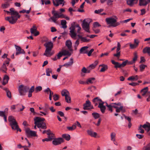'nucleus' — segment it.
Masks as SVG:
<instances>
[{
  "instance_id": "nucleus-42",
  "label": "nucleus",
  "mask_w": 150,
  "mask_h": 150,
  "mask_svg": "<svg viewBox=\"0 0 150 150\" xmlns=\"http://www.w3.org/2000/svg\"><path fill=\"white\" fill-rule=\"evenodd\" d=\"M89 39H87L86 37H82L81 39L82 42H88L90 41Z\"/></svg>"
},
{
  "instance_id": "nucleus-63",
  "label": "nucleus",
  "mask_w": 150,
  "mask_h": 150,
  "mask_svg": "<svg viewBox=\"0 0 150 150\" xmlns=\"http://www.w3.org/2000/svg\"><path fill=\"white\" fill-rule=\"evenodd\" d=\"M109 52H106L104 53H102L100 55V57H103L104 56H107L109 54Z\"/></svg>"
},
{
  "instance_id": "nucleus-9",
  "label": "nucleus",
  "mask_w": 150,
  "mask_h": 150,
  "mask_svg": "<svg viewBox=\"0 0 150 150\" xmlns=\"http://www.w3.org/2000/svg\"><path fill=\"white\" fill-rule=\"evenodd\" d=\"M29 89V88L27 86H24L23 85H20L18 88V91L21 96L25 95L24 92H27Z\"/></svg>"
},
{
  "instance_id": "nucleus-48",
  "label": "nucleus",
  "mask_w": 150,
  "mask_h": 150,
  "mask_svg": "<svg viewBox=\"0 0 150 150\" xmlns=\"http://www.w3.org/2000/svg\"><path fill=\"white\" fill-rule=\"evenodd\" d=\"M116 134L114 132H112L110 136L111 138V140L113 142L115 141V137Z\"/></svg>"
},
{
  "instance_id": "nucleus-29",
  "label": "nucleus",
  "mask_w": 150,
  "mask_h": 150,
  "mask_svg": "<svg viewBox=\"0 0 150 150\" xmlns=\"http://www.w3.org/2000/svg\"><path fill=\"white\" fill-rule=\"evenodd\" d=\"M111 62L112 64L115 65L114 67L116 69L121 68L120 64L118 62H115L114 60H112Z\"/></svg>"
},
{
  "instance_id": "nucleus-31",
  "label": "nucleus",
  "mask_w": 150,
  "mask_h": 150,
  "mask_svg": "<svg viewBox=\"0 0 150 150\" xmlns=\"http://www.w3.org/2000/svg\"><path fill=\"white\" fill-rule=\"evenodd\" d=\"M138 79V76L137 75L132 76L127 79V80L129 81H137Z\"/></svg>"
},
{
  "instance_id": "nucleus-10",
  "label": "nucleus",
  "mask_w": 150,
  "mask_h": 150,
  "mask_svg": "<svg viewBox=\"0 0 150 150\" xmlns=\"http://www.w3.org/2000/svg\"><path fill=\"white\" fill-rule=\"evenodd\" d=\"M25 132L28 137L37 136L36 132L31 130L29 128H28L25 129Z\"/></svg>"
},
{
  "instance_id": "nucleus-50",
  "label": "nucleus",
  "mask_w": 150,
  "mask_h": 150,
  "mask_svg": "<svg viewBox=\"0 0 150 150\" xmlns=\"http://www.w3.org/2000/svg\"><path fill=\"white\" fill-rule=\"evenodd\" d=\"M53 4L54 6H57L60 4V1L59 0H55L53 1Z\"/></svg>"
},
{
  "instance_id": "nucleus-15",
  "label": "nucleus",
  "mask_w": 150,
  "mask_h": 150,
  "mask_svg": "<svg viewBox=\"0 0 150 150\" xmlns=\"http://www.w3.org/2000/svg\"><path fill=\"white\" fill-rule=\"evenodd\" d=\"M52 50L49 49H46L45 52L43 55L47 57H50L53 55L54 53V51H51Z\"/></svg>"
},
{
  "instance_id": "nucleus-24",
  "label": "nucleus",
  "mask_w": 150,
  "mask_h": 150,
  "mask_svg": "<svg viewBox=\"0 0 150 150\" xmlns=\"http://www.w3.org/2000/svg\"><path fill=\"white\" fill-rule=\"evenodd\" d=\"M73 59L72 58H71L70 59V62L64 64L63 66L67 67H68L71 66L73 64Z\"/></svg>"
},
{
  "instance_id": "nucleus-22",
  "label": "nucleus",
  "mask_w": 150,
  "mask_h": 150,
  "mask_svg": "<svg viewBox=\"0 0 150 150\" xmlns=\"http://www.w3.org/2000/svg\"><path fill=\"white\" fill-rule=\"evenodd\" d=\"M138 1V0H128L127 2L128 5L132 6L133 4H137Z\"/></svg>"
},
{
  "instance_id": "nucleus-4",
  "label": "nucleus",
  "mask_w": 150,
  "mask_h": 150,
  "mask_svg": "<svg viewBox=\"0 0 150 150\" xmlns=\"http://www.w3.org/2000/svg\"><path fill=\"white\" fill-rule=\"evenodd\" d=\"M45 120V118L39 117H36L34 119V124L37 125L38 127L43 129H46L47 128L46 124L44 122Z\"/></svg>"
},
{
  "instance_id": "nucleus-37",
  "label": "nucleus",
  "mask_w": 150,
  "mask_h": 150,
  "mask_svg": "<svg viewBox=\"0 0 150 150\" xmlns=\"http://www.w3.org/2000/svg\"><path fill=\"white\" fill-rule=\"evenodd\" d=\"M10 6V3L8 2H6L5 3L2 4L1 7L3 8H6Z\"/></svg>"
},
{
  "instance_id": "nucleus-3",
  "label": "nucleus",
  "mask_w": 150,
  "mask_h": 150,
  "mask_svg": "<svg viewBox=\"0 0 150 150\" xmlns=\"http://www.w3.org/2000/svg\"><path fill=\"white\" fill-rule=\"evenodd\" d=\"M92 101L95 106H97L98 104V107L100 109L102 113L103 114L105 112L106 108L104 105V102L99 97H96Z\"/></svg>"
},
{
  "instance_id": "nucleus-19",
  "label": "nucleus",
  "mask_w": 150,
  "mask_h": 150,
  "mask_svg": "<svg viewBox=\"0 0 150 150\" xmlns=\"http://www.w3.org/2000/svg\"><path fill=\"white\" fill-rule=\"evenodd\" d=\"M90 71L88 69H87L85 67H83L81 70V76L82 77L85 76L84 73H89Z\"/></svg>"
},
{
  "instance_id": "nucleus-62",
  "label": "nucleus",
  "mask_w": 150,
  "mask_h": 150,
  "mask_svg": "<svg viewBox=\"0 0 150 150\" xmlns=\"http://www.w3.org/2000/svg\"><path fill=\"white\" fill-rule=\"evenodd\" d=\"M103 11V9H100L98 10H95L94 13L96 14H99L100 13L102 12Z\"/></svg>"
},
{
  "instance_id": "nucleus-25",
  "label": "nucleus",
  "mask_w": 150,
  "mask_h": 150,
  "mask_svg": "<svg viewBox=\"0 0 150 150\" xmlns=\"http://www.w3.org/2000/svg\"><path fill=\"white\" fill-rule=\"evenodd\" d=\"M9 79V77L7 75H5L3 78V81L2 83V84L3 85H5L8 83Z\"/></svg>"
},
{
  "instance_id": "nucleus-61",
  "label": "nucleus",
  "mask_w": 150,
  "mask_h": 150,
  "mask_svg": "<svg viewBox=\"0 0 150 150\" xmlns=\"http://www.w3.org/2000/svg\"><path fill=\"white\" fill-rule=\"evenodd\" d=\"M7 96L9 98H11V92L9 90L6 92Z\"/></svg>"
},
{
  "instance_id": "nucleus-46",
  "label": "nucleus",
  "mask_w": 150,
  "mask_h": 150,
  "mask_svg": "<svg viewBox=\"0 0 150 150\" xmlns=\"http://www.w3.org/2000/svg\"><path fill=\"white\" fill-rule=\"evenodd\" d=\"M76 127V124L73 125L71 127H67V129L69 131H73L75 129Z\"/></svg>"
},
{
  "instance_id": "nucleus-17",
  "label": "nucleus",
  "mask_w": 150,
  "mask_h": 150,
  "mask_svg": "<svg viewBox=\"0 0 150 150\" xmlns=\"http://www.w3.org/2000/svg\"><path fill=\"white\" fill-rule=\"evenodd\" d=\"M88 134L91 137H96L97 135V133L93 132L91 129H88L87 130Z\"/></svg>"
},
{
  "instance_id": "nucleus-60",
  "label": "nucleus",
  "mask_w": 150,
  "mask_h": 150,
  "mask_svg": "<svg viewBox=\"0 0 150 150\" xmlns=\"http://www.w3.org/2000/svg\"><path fill=\"white\" fill-rule=\"evenodd\" d=\"M101 26V25L99 24V23L98 22H95L93 23V28H96L97 27H100Z\"/></svg>"
},
{
  "instance_id": "nucleus-6",
  "label": "nucleus",
  "mask_w": 150,
  "mask_h": 150,
  "mask_svg": "<svg viewBox=\"0 0 150 150\" xmlns=\"http://www.w3.org/2000/svg\"><path fill=\"white\" fill-rule=\"evenodd\" d=\"M105 21L107 24H110L111 26L113 27H116L120 24L119 22H117L116 19L112 17L106 18Z\"/></svg>"
},
{
  "instance_id": "nucleus-21",
  "label": "nucleus",
  "mask_w": 150,
  "mask_h": 150,
  "mask_svg": "<svg viewBox=\"0 0 150 150\" xmlns=\"http://www.w3.org/2000/svg\"><path fill=\"white\" fill-rule=\"evenodd\" d=\"M142 127L149 132L150 130V123L146 122V124H144L142 126Z\"/></svg>"
},
{
  "instance_id": "nucleus-57",
  "label": "nucleus",
  "mask_w": 150,
  "mask_h": 150,
  "mask_svg": "<svg viewBox=\"0 0 150 150\" xmlns=\"http://www.w3.org/2000/svg\"><path fill=\"white\" fill-rule=\"evenodd\" d=\"M144 150H150V143L143 148Z\"/></svg>"
},
{
  "instance_id": "nucleus-28",
  "label": "nucleus",
  "mask_w": 150,
  "mask_h": 150,
  "mask_svg": "<svg viewBox=\"0 0 150 150\" xmlns=\"http://www.w3.org/2000/svg\"><path fill=\"white\" fill-rule=\"evenodd\" d=\"M16 108L18 111H22L25 108V107L21 104H17L16 105Z\"/></svg>"
},
{
  "instance_id": "nucleus-49",
  "label": "nucleus",
  "mask_w": 150,
  "mask_h": 150,
  "mask_svg": "<svg viewBox=\"0 0 150 150\" xmlns=\"http://www.w3.org/2000/svg\"><path fill=\"white\" fill-rule=\"evenodd\" d=\"M65 99L66 102L67 103H70L71 102V97L69 95H67L65 97Z\"/></svg>"
},
{
  "instance_id": "nucleus-2",
  "label": "nucleus",
  "mask_w": 150,
  "mask_h": 150,
  "mask_svg": "<svg viewBox=\"0 0 150 150\" xmlns=\"http://www.w3.org/2000/svg\"><path fill=\"white\" fill-rule=\"evenodd\" d=\"M106 106L108 108V110L110 111L111 112L113 111L112 108L116 109V111L117 112H120V111L122 112H125V109L123 108V106L121 105V104L120 103H111L109 105L107 103Z\"/></svg>"
},
{
  "instance_id": "nucleus-23",
  "label": "nucleus",
  "mask_w": 150,
  "mask_h": 150,
  "mask_svg": "<svg viewBox=\"0 0 150 150\" xmlns=\"http://www.w3.org/2000/svg\"><path fill=\"white\" fill-rule=\"evenodd\" d=\"M7 70V66L3 64L1 67L0 68V71L5 73H7L6 71Z\"/></svg>"
},
{
  "instance_id": "nucleus-44",
  "label": "nucleus",
  "mask_w": 150,
  "mask_h": 150,
  "mask_svg": "<svg viewBox=\"0 0 150 150\" xmlns=\"http://www.w3.org/2000/svg\"><path fill=\"white\" fill-rule=\"evenodd\" d=\"M92 115L95 119L99 118L100 117V115L97 112L93 113Z\"/></svg>"
},
{
  "instance_id": "nucleus-47",
  "label": "nucleus",
  "mask_w": 150,
  "mask_h": 150,
  "mask_svg": "<svg viewBox=\"0 0 150 150\" xmlns=\"http://www.w3.org/2000/svg\"><path fill=\"white\" fill-rule=\"evenodd\" d=\"M62 53L63 54V55H68L69 56H70L71 55V54L69 51L66 50H63Z\"/></svg>"
},
{
  "instance_id": "nucleus-54",
  "label": "nucleus",
  "mask_w": 150,
  "mask_h": 150,
  "mask_svg": "<svg viewBox=\"0 0 150 150\" xmlns=\"http://www.w3.org/2000/svg\"><path fill=\"white\" fill-rule=\"evenodd\" d=\"M137 53L136 52H135L134 53V57L132 61L135 63V62L137 60Z\"/></svg>"
},
{
  "instance_id": "nucleus-34",
  "label": "nucleus",
  "mask_w": 150,
  "mask_h": 150,
  "mask_svg": "<svg viewBox=\"0 0 150 150\" xmlns=\"http://www.w3.org/2000/svg\"><path fill=\"white\" fill-rule=\"evenodd\" d=\"M0 116L3 117L4 121L5 122H7V116L5 114V111H0Z\"/></svg>"
},
{
  "instance_id": "nucleus-20",
  "label": "nucleus",
  "mask_w": 150,
  "mask_h": 150,
  "mask_svg": "<svg viewBox=\"0 0 150 150\" xmlns=\"http://www.w3.org/2000/svg\"><path fill=\"white\" fill-rule=\"evenodd\" d=\"M65 45L70 51H72V49L71 48L72 42L70 40H67L66 42Z\"/></svg>"
},
{
  "instance_id": "nucleus-12",
  "label": "nucleus",
  "mask_w": 150,
  "mask_h": 150,
  "mask_svg": "<svg viewBox=\"0 0 150 150\" xmlns=\"http://www.w3.org/2000/svg\"><path fill=\"white\" fill-rule=\"evenodd\" d=\"M30 33L32 34H34V35L36 36L39 34V32L37 31V28L35 25L33 26L32 28L30 30Z\"/></svg>"
},
{
  "instance_id": "nucleus-33",
  "label": "nucleus",
  "mask_w": 150,
  "mask_h": 150,
  "mask_svg": "<svg viewBox=\"0 0 150 150\" xmlns=\"http://www.w3.org/2000/svg\"><path fill=\"white\" fill-rule=\"evenodd\" d=\"M61 25H62V28L64 29H66L67 28V26L66 25L67 22L65 20H62L61 21Z\"/></svg>"
},
{
  "instance_id": "nucleus-13",
  "label": "nucleus",
  "mask_w": 150,
  "mask_h": 150,
  "mask_svg": "<svg viewBox=\"0 0 150 150\" xmlns=\"http://www.w3.org/2000/svg\"><path fill=\"white\" fill-rule=\"evenodd\" d=\"M14 46L16 50V52L15 54L16 55H18L21 54L25 53V52L24 50L22 49L20 46L16 45H15Z\"/></svg>"
},
{
  "instance_id": "nucleus-51",
  "label": "nucleus",
  "mask_w": 150,
  "mask_h": 150,
  "mask_svg": "<svg viewBox=\"0 0 150 150\" xmlns=\"http://www.w3.org/2000/svg\"><path fill=\"white\" fill-rule=\"evenodd\" d=\"M47 135H48V138L49 139H51V141H52L53 139H54V134L53 133H52L51 134H50L49 133H47Z\"/></svg>"
},
{
  "instance_id": "nucleus-52",
  "label": "nucleus",
  "mask_w": 150,
  "mask_h": 150,
  "mask_svg": "<svg viewBox=\"0 0 150 150\" xmlns=\"http://www.w3.org/2000/svg\"><path fill=\"white\" fill-rule=\"evenodd\" d=\"M147 66L144 64H141L139 66L140 70L141 71H143Z\"/></svg>"
},
{
  "instance_id": "nucleus-32",
  "label": "nucleus",
  "mask_w": 150,
  "mask_h": 150,
  "mask_svg": "<svg viewBox=\"0 0 150 150\" xmlns=\"http://www.w3.org/2000/svg\"><path fill=\"white\" fill-rule=\"evenodd\" d=\"M143 52L144 53H148L150 56V47H145L143 49Z\"/></svg>"
},
{
  "instance_id": "nucleus-11",
  "label": "nucleus",
  "mask_w": 150,
  "mask_h": 150,
  "mask_svg": "<svg viewBox=\"0 0 150 150\" xmlns=\"http://www.w3.org/2000/svg\"><path fill=\"white\" fill-rule=\"evenodd\" d=\"M83 108L84 110H91V109H93L94 108L91 105L90 101L88 100H87L86 103L83 105Z\"/></svg>"
},
{
  "instance_id": "nucleus-18",
  "label": "nucleus",
  "mask_w": 150,
  "mask_h": 150,
  "mask_svg": "<svg viewBox=\"0 0 150 150\" xmlns=\"http://www.w3.org/2000/svg\"><path fill=\"white\" fill-rule=\"evenodd\" d=\"M88 47V46H84L82 47L79 51L80 53L81 54H87L88 51L87 49Z\"/></svg>"
},
{
  "instance_id": "nucleus-5",
  "label": "nucleus",
  "mask_w": 150,
  "mask_h": 150,
  "mask_svg": "<svg viewBox=\"0 0 150 150\" xmlns=\"http://www.w3.org/2000/svg\"><path fill=\"white\" fill-rule=\"evenodd\" d=\"M8 120L10 122V125L12 129L16 130L17 132H21V129L19 128L17 122L13 116H10L8 117Z\"/></svg>"
},
{
  "instance_id": "nucleus-41",
  "label": "nucleus",
  "mask_w": 150,
  "mask_h": 150,
  "mask_svg": "<svg viewBox=\"0 0 150 150\" xmlns=\"http://www.w3.org/2000/svg\"><path fill=\"white\" fill-rule=\"evenodd\" d=\"M70 35L71 37L74 39H76V33L75 31H71L70 32Z\"/></svg>"
},
{
  "instance_id": "nucleus-55",
  "label": "nucleus",
  "mask_w": 150,
  "mask_h": 150,
  "mask_svg": "<svg viewBox=\"0 0 150 150\" xmlns=\"http://www.w3.org/2000/svg\"><path fill=\"white\" fill-rule=\"evenodd\" d=\"M10 59L7 58L6 60L4 62L3 64H5V65L8 66L10 63Z\"/></svg>"
},
{
  "instance_id": "nucleus-43",
  "label": "nucleus",
  "mask_w": 150,
  "mask_h": 150,
  "mask_svg": "<svg viewBox=\"0 0 150 150\" xmlns=\"http://www.w3.org/2000/svg\"><path fill=\"white\" fill-rule=\"evenodd\" d=\"M31 10V8H30L28 10H26L25 9H23L22 10L20 11L19 12L20 13H26L27 14H29Z\"/></svg>"
},
{
  "instance_id": "nucleus-7",
  "label": "nucleus",
  "mask_w": 150,
  "mask_h": 150,
  "mask_svg": "<svg viewBox=\"0 0 150 150\" xmlns=\"http://www.w3.org/2000/svg\"><path fill=\"white\" fill-rule=\"evenodd\" d=\"M52 14H53V16L51 18L52 21L54 23H56L57 19L59 18H64L65 15L62 14H58L57 12H55L54 11H52Z\"/></svg>"
},
{
  "instance_id": "nucleus-14",
  "label": "nucleus",
  "mask_w": 150,
  "mask_h": 150,
  "mask_svg": "<svg viewBox=\"0 0 150 150\" xmlns=\"http://www.w3.org/2000/svg\"><path fill=\"white\" fill-rule=\"evenodd\" d=\"M64 142V140L62 138L54 139L53 141L52 144L55 145H59Z\"/></svg>"
},
{
  "instance_id": "nucleus-53",
  "label": "nucleus",
  "mask_w": 150,
  "mask_h": 150,
  "mask_svg": "<svg viewBox=\"0 0 150 150\" xmlns=\"http://www.w3.org/2000/svg\"><path fill=\"white\" fill-rule=\"evenodd\" d=\"M53 99L55 101L58 100L59 98V96L58 95L55 94L53 96Z\"/></svg>"
},
{
  "instance_id": "nucleus-39",
  "label": "nucleus",
  "mask_w": 150,
  "mask_h": 150,
  "mask_svg": "<svg viewBox=\"0 0 150 150\" xmlns=\"http://www.w3.org/2000/svg\"><path fill=\"white\" fill-rule=\"evenodd\" d=\"M62 137L67 141H69L71 138L70 135L67 134H63L62 135Z\"/></svg>"
},
{
  "instance_id": "nucleus-30",
  "label": "nucleus",
  "mask_w": 150,
  "mask_h": 150,
  "mask_svg": "<svg viewBox=\"0 0 150 150\" xmlns=\"http://www.w3.org/2000/svg\"><path fill=\"white\" fill-rule=\"evenodd\" d=\"M148 90V88L147 87H146L142 89L141 91V93L142 96H145L147 93Z\"/></svg>"
},
{
  "instance_id": "nucleus-35",
  "label": "nucleus",
  "mask_w": 150,
  "mask_h": 150,
  "mask_svg": "<svg viewBox=\"0 0 150 150\" xmlns=\"http://www.w3.org/2000/svg\"><path fill=\"white\" fill-rule=\"evenodd\" d=\"M98 63V61H96L94 62V63L91 64L89 66V68H90L91 69H94L97 65Z\"/></svg>"
},
{
  "instance_id": "nucleus-56",
  "label": "nucleus",
  "mask_w": 150,
  "mask_h": 150,
  "mask_svg": "<svg viewBox=\"0 0 150 150\" xmlns=\"http://www.w3.org/2000/svg\"><path fill=\"white\" fill-rule=\"evenodd\" d=\"M42 87L41 86H38V87H36L35 88V92L37 93L38 92V91H40L42 90Z\"/></svg>"
},
{
  "instance_id": "nucleus-27",
  "label": "nucleus",
  "mask_w": 150,
  "mask_h": 150,
  "mask_svg": "<svg viewBox=\"0 0 150 150\" xmlns=\"http://www.w3.org/2000/svg\"><path fill=\"white\" fill-rule=\"evenodd\" d=\"M120 48L117 47L116 50L117 53L113 54V56L114 57H116L118 59L119 58L120 56Z\"/></svg>"
},
{
  "instance_id": "nucleus-64",
  "label": "nucleus",
  "mask_w": 150,
  "mask_h": 150,
  "mask_svg": "<svg viewBox=\"0 0 150 150\" xmlns=\"http://www.w3.org/2000/svg\"><path fill=\"white\" fill-rule=\"evenodd\" d=\"M136 136L139 139H142L144 137L143 134H136Z\"/></svg>"
},
{
  "instance_id": "nucleus-16",
  "label": "nucleus",
  "mask_w": 150,
  "mask_h": 150,
  "mask_svg": "<svg viewBox=\"0 0 150 150\" xmlns=\"http://www.w3.org/2000/svg\"><path fill=\"white\" fill-rule=\"evenodd\" d=\"M44 45L46 47V49L52 50L53 47V44L51 42H46Z\"/></svg>"
},
{
  "instance_id": "nucleus-40",
  "label": "nucleus",
  "mask_w": 150,
  "mask_h": 150,
  "mask_svg": "<svg viewBox=\"0 0 150 150\" xmlns=\"http://www.w3.org/2000/svg\"><path fill=\"white\" fill-rule=\"evenodd\" d=\"M46 75L48 76H50V73H52V70L51 68H48L46 69Z\"/></svg>"
},
{
  "instance_id": "nucleus-38",
  "label": "nucleus",
  "mask_w": 150,
  "mask_h": 150,
  "mask_svg": "<svg viewBox=\"0 0 150 150\" xmlns=\"http://www.w3.org/2000/svg\"><path fill=\"white\" fill-rule=\"evenodd\" d=\"M61 94L62 96H65V97L69 94L68 91L66 90H63Z\"/></svg>"
},
{
  "instance_id": "nucleus-45",
  "label": "nucleus",
  "mask_w": 150,
  "mask_h": 150,
  "mask_svg": "<svg viewBox=\"0 0 150 150\" xmlns=\"http://www.w3.org/2000/svg\"><path fill=\"white\" fill-rule=\"evenodd\" d=\"M142 125H140L138 129V130L139 131V132L141 134H143L144 132V130L142 128Z\"/></svg>"
},
{
  "instance_id": "nucleus-58",
  "label": "nucleus",
  "mask_w": 150,
  "mask_h": 150,
  "mask_svg": "<svg viewBox=\"0 0 150 150\" xmlns=\"http://www.w3.org/2000/svg\"><path fill=\"white\" fill-rule=\"evenodd\" d=\"M76 27V25H72L71 27L69 28V29L70 30L69 32L71 31H75V29Z\"/></svg>"
},
{
  "instance_id": "nucleus-59",
  "label": "nucleus",
  "mask_w": 150,
  "mask_h": 150,
  "mask_svg": "<svg viewBox=\"0 0 150 150\" xmlns=\"http://www.w3.org/2000/svg\"><path fill=\"white\" fill-rule=\"evenodd\" d=\"M128 62V60H126L125 61L123 62L122 64H120L121 67H124L125 66L127 65V64Z\"/></svg>"
},
{
  "instance_id": "nucleus-26",
  "label": "nucleus",
  "mask_w": 150,
  "mask_h": 150,
  "mask_svg": "<svg viewBox=\"0 0 150 150\" xmlns=\"http://www.w3.org/2000/svg\"><path fill=\"white\" fill-rule=\"evenodd\" d=\"M100 66L102 67L100 70V71L101 72H104L108 69V66L107 65L103 64L100 65L99 67Z\"/></svg>"
},
{
  "instance_id": "nucleus-1",
  "label": "nucleus",
  "mask_w": 150,
  "mask_h": 150,
  "mask_svg": "<svg viewBox=\"0 0 150 150\" xmlns=\"http://www.w3.org/2000/svg\"><path fill=\"white\" fill-rule=\"evenodd\" d=\"M10 11L4 10L7 14L11 15L10 17H7L5 18L6 20L8 21L12 24L15 23L18 19L21 17V15L19 14L18 12L15 11L13 8H11L10 9Z\"/></svg>"
},
{
  "instance_id": "nucleus-8",
  "label": "nucleus",
  "mask_w": 150,
  "mask_h": 150,
  "mask_svg": "<svg viewBox=\"0 0 150 150\" xmlns=\"http://www.w3.org/2000/svg\"><path fill=\"white\" fill-rule=\"evenodd\" d=\"M90 23L87 22L86 19H84L81 25L82 28L85 31L90 33Z\"/></svg>"
},
{
  "instance_id": "nucleus-36",
  "label": "nucleus",
  "mask_w": 150,
  "mask_h": 150,
  "mask_svg": "<svg viewBox=\"0 0 150 150\" xmlns=\"http://www.w3.org/2000/svg\"><path fill=\"white\" fill-rule=\"evenodd\" d=\"M95 78L94 77L90 78L87 80L86 83L88 84L89 83L92 84L95 81Z\"/></svg>"
}]
</instances>
